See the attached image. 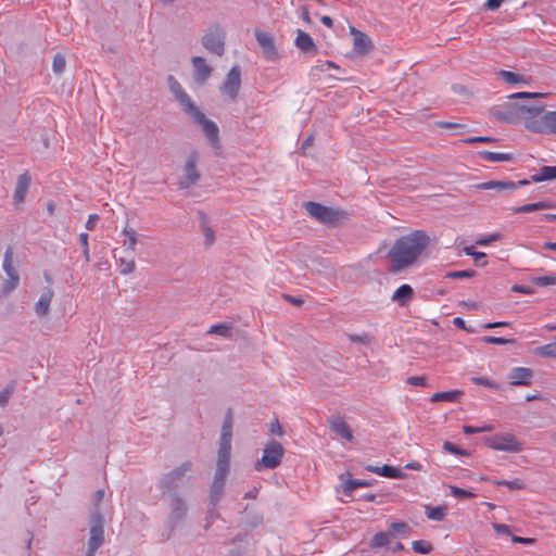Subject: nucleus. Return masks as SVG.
Instances as JSON below:
<instances>
[{"label": "nucleus", "mask_w": 556, "mask_h": 556, "mask_svg": "<svg viewBox=\"0 0 556 556\" xmlns=\"http://www.w3.org/2000/svg\"><path fill=\"white\" fill-rule=\"evenodd\" d=\"M430 243L429 236L422 230H415L395 241L389 252L393 270L399 271L413 265Z\"/></svg>", "instance_id": "f257e3e1"}, {"label": "nucleus", "mask_w": 556, "mask_h": 556, "mask_svg": "<svg viewBox=\"0 0 556 556\" xmlns=\"http://www.w3.org/2000/svg\"><path fill=\"white\" fill-rule=\"evenodd\" d=\"M168 84L170 91L182 105L184 111L189 114L195 123L202 126V129L208 140L213 144H216L218 142L219 132L217 125L213 121L206 118L204 113L199 110L188 93H186L181 85L173 76L168 77Z\"/></svg>", "instance_id": "f03ea898"}, {"label": "nucleus", "mask_w": 556, "mask_h": 556, "mask_svg": "<svg viewBox=\"0 0 556 556\" xmlns=\"http://www.w3.org/2000/svg\"><path fill=\"white\" fill-rule=\"evenodd\" d=\"M551 112L543 106L521 108L526 129L532 132L548 134Z\"/></svg>", "instance_id": "7ed1b4c3"}, {"label": "nucleus", "mask_w": 556, "mask_h": 556, "mask_svg": "<svg viewBox=\"0 0 556 556\" xmlns=\"http://www.w3.org/2000/svg\"><path fill=\"white\" fill-rule=\"evenodd\" d=\"M484 444L494 450L509 453H519L522 451V443L511 433H496L483 439Z\"/></svg>", "instance_id": "20e7f679"}, {"label": "nucleus", "mask_w": 556, "mask_h": 556, "mask_svg": "<svg viewBox=\"0 0 556 556\" xmlns=\"http://www.w3.org/2000/svg\"><path fill=\"white\" fill-rule=\"evenodd\" d=\"M283 447L279 442L275 440L269 441L264 447L261 460L254 466L255 470L261 471L263 468L274 469L278 467L283 457Z\"/></svg>", "instance_id": "39448f33"}, {"label": "nucleus", "mask_w": 556, "mask_h": 556, "mask_svg": "<svg viewBox=\"0 0 556 556\" xmlns=\"http://www.w3.org/2000/svg\"><path fill=\"white\" fill-rule=\"evenodd\" d=\"M241 89V70L239 66H233L226 78L224 79L222 86L219 87V92L222 97L229 102H235L239 96Z\"/></svg>", "instance_id": "423d86ee"}, {"label": "nucleus", "mask_w": 556, "mask_h": 556, "mask_svg": "<svg viewBox=\"0 0 556 556\" xmlns=\"http://www.w3.org/2000/svg\"><path fill=\"white\" fill-rule=\"evenodd\" d=\"M202 45L210 53L222 56L225 51V33L219 26L210 27L202 37Z\"/></svg>", "instance_id": "0eeeda50"}, {"label": "nucleus", "mask_w": 556, "mask_h": 556, "mask_svg": "<svg viewBox=\"0 0 556 556\" xmlns=\"http://www.w3.org/2000/svg\"><path fill=\"white\" fill-rule=\"evenodd\" d=\"M13 249L8 247L4 252L2 268L5 271L8 279L3 282L2 293H11L20 283V275L17 269L13 265Z\"/></svg>", "instance_id": "6e6552de"}, {"label": "nucleus", "mask_w": 556, "mask_h": 556, "mask_svg": "<svg viewBox=\"0 0 556 556\" xmlns=\"http://www.w3.org/2000/svg\"><path fill=\"white\" fill-rule=\"evenodd\" d=\"M306 211L309 213L311 216L316 218L320 223L325 224H333L337 222L340 217L344 216V213L341 211H336L333 208L324 206L319 203L315 202H307L305 204Z\"/></svg>", "instance_id": "1a4fd4ad"}, {"label": "nucleus", "mask_w": 556, "mask_h": 556, "mask_svg": "<svg viewBox=\"0 0 556 556\" xmlns=\"http://www.w3.org/2000/svg\"><path fill=\"white\" fill-rule=\"evenodd\" d=\"M198 160L199 154L197 152H192L188 156L184 168L185 174L181 181L179 182L180 188L187 189L197 184L200 179V174L197 169Z\"/></svg>", "instance_id": "9d476101"}, {"label": "nucleus", "mask_w": 556, "mask_h": 556, "mask_svg": "<svg viewBox=\"0 0 556 556\" xmlns=\"http://www.w3.org/2000/svg\"><path fill=\"white\" fill-rule=\"evenodd\" d=\"M228 468H229V459H223V458L217 459V469H216L214 482L212 485V494H211L213 501L218 500V496L224 486L226 476L228 473Z\"/></svg>", "instance_id": "9b49d317"}, {"label": "nucleus", "mask_w": 556, "mask_h": 556, "mask_svg": "<svg viewBox=\"0 0 556 556\" xmlns=\"http://www.w3.org/2000/svg\"><path fill=\"white\" fill-rule=\"evenodd\" d=\"M231 416L230 414L226 417L219 441L218 458L230 459L231 448Z\"/></svg>", "instance_id": "f8f14e48"}, {"label": "nucleus", "mask_w": 556, "mask_h": 556, "mask_svg": "<svg viewBox=\"0 0 556 556\" xmlns=\"http://www.w3.org/2000/svg\"><path fill=\"white\" fill-rule=\"evenodd\" d=\"M90 538L88 546L98 549L103 541V520L100 514H94L91 517Z\"/></svg>", "instance_id": "ddd939ff"}, {"label": "nucleus", "mask_w": 556, "mask_h": 556, "mask_svg": "<svg viewBox=\"0 0 556 556\" xmlns=\"http://www.w3.org/2000/svg\"><path fill=\"white\" fill-rule=\"evenodd\" d=\"M123 237L122 245L125 254L134 255L137 251V244L139 240V233L128 223L123 227L121 231Z\"/></svg>", "instance_id": "4468645a"}, {"label": "nucleus", "mask_w": 556, "mask_h": 556, "mask_svg": "<svg viewBox=\"0 0 556 556\" xmlns=\"http://www.w3.org/2000/svg\"><path fill=\"white\" fill-rule=\"evenodd\" d=\"M532 377L533 371L527 367H514L508 374L511 386H530Z\"/></svg>", "instance_id": "2eb2a0df"}, {"label": "nucleus", "mask_w": 556, "mask_h": 556, "mask_svg": "<svg viewBox=\"0 0 556 556\" xmlns=\"http://www.w3.org/2000/svg\"><path fill=\"white\" fill-rule=\"evenodd\" d=\"M30 182H31V178L27 172L23 173L22 175H20L17 177V181H16V186H15V190H14V194H13L14 204L16 206H20L25 201Z\"/></svg>", "instance_id": "dca6fc26"}, {"label": "nucleus", "mask_w": 556, "mask_h": 556, "mask_svg": "<svg viewBox=\"0 0 556 556\" xmlns=\"http://www.w3.org/2000/svg\"><path fill=\"white\" fill-rule=\"evenodd\" d=\"M294 45L303 53L315 55L318 52L317 46L314 42L311 35L301 29L296 30V38L294 40Z\"/></svg>", "instance_id": "f3484780"}, {"label": "nucleus", "mask_w": 556, "mask_h": 556, "mask_svg": "<svg viewBox=\"0 0 556 556\" xmlns=\"http://www.w3.org/2000/svg\"><path fill=\"white\" fill-rule=\"evenodd\" d=\"M350 33L352 34L354 39V51H356L359 54H366L371 50L372 42L365 33L356 29L355 27H351Z\"/></svg>", "instance_id": "a211bd4d"}, {"label": "nucleus", "mask_w": 556, "mask_h": 556, "mask_svg": "<svg viewBox=\"0 0 556 556\" xmlns=\"http://www.w3.org/2000/svg\"><path fill=\"white\" fill-rule=\"evenodd\" d=\"M191 62L194 68V79L199 84H204L212 74V67L202 56H193Z\"/></svg>", "instance_id": "6ab92c4d"}, {"label": "nucleus", "mask_w": 556, "mask_h": 556, "mask_svg": "<svg viewBox=\"0 0 556 556\" xmlns=\"http://www.w3.org/2000/svg\"><path fill=\"white\" fill-rule=\"evenodd\" d=\"M553 179H556V166H543L540 168V170L532 175L530 180H527V179H523V180H519L517 181V188L519 186H527L529 185L531 181L532 182H542V181H546V180H553Z\"/></svg>", "instance_id": "aec40b11"}, {"label": "nucleus", "mask_w": 556, "mask_h": 556, "mask_svg": "<svg viewBox=\"0 0 556 556\" xmlns=\"http://www.w3.org/2000/svg\"><path fill=\"white\" fill-rule=\"evenodd\" d=\"M330 428L333 432H336L341 439L345 441L353 440V432L348 425V422L340 416L331 418L329 420Z\"/></svg>", "instance_id": "412c9836"}, {"label": "nucleus", "mask_w": 556, "mask_h": 556, "mask_svg": "<svg viewBox=\"0 0 556 556\" xmlns=\"http://www.w3.org/2000/svg\"><path fill=\"white\" fill-rule=\"evenodd\" d=\"M255 37H256V40H257L258 45L263 49L264 53L268 58H271V56L276 55V48H275V43H274V38H273V36L270 34H268L266 31H263V30H260V29H256Z\"/></svg>", "instance_id": "4be33fe9"}, {"label": "nucleus", "mask_w": 556, "mask_h": 556, "mask_svg": "<svg viewBox=\"0 0 556 556\" xmlns=\"http://www.w3.org/2000/svg\"><path fill=\"white\" fill-rule=\"evenodd\" d=\"M366 469L369 472L379 475L381 477H387V478H392V479H403L404 478V473L400 468L392 467L389 465H383L381 467L368 465L366 467Z\"/></svg>", "instance_id": "5701e85b"}, {"label": "nucleus", "mask_w": 556, "mask_h": 556, "mask_svg": "<svg viewBox=\"0 0 556 556\" xmlns=\"http://www.w3.org/2000/svg\"><path fill=\"white\" fill-rule=\"evenodd\" d=\"M477 190H497V191H506V190H516L517 184L514 181H500V180H490L485 182H480L475 186Z\"/></svg>", "instance_id": "b1692460"}, {"label": "nucleus", "mask_w": 556, "mask_h": 556, "mask_svg": "<svg viewBox=\"0 0 556 556\" xmlns=\"http://www.w3.org/2000/svg\"><path fill=\"white\" fill-rule=\"evenodd\" d=\"M54 292L52 289H47L39 298L35 305L36 314L40 317H45L50 309V304L53 299Z\"/></svg>", "instance_id": "393cba45"}, {"label": "nucleus", "mask_w": 556, "mask_h": 556, "mask_svg": "<svg viewBox=\"0 0 556 556\" xmlns=\"http://www.w3.org/2000/svg\"><path fill=\"white\" fill-rule=\"evenodd\" d=\"M414 290L409 285L400 286L392 295V301L397 303L400 306H405L413 298Z\"/></svg>", "instance_id": "a878e982"}, {"label": "nucleus", "mask_w": 556, "mask_h": 556, "mask_svg": "<svg viewBox=\"0 0 556 556\" xmlns=\"http://www.w3.org/2000/svg\"><path fill=\"white\" fill-rule=\"evenodd\" d=\"M191 469V463L186 462L181 464L179 467L172 470L164 480V483L167 485L173 484L175 481L181 479L188 471Z\"/></svg>", "instance_id": "bb28decb"}, {"label": "nucleus", "mask_w": 556, "mask_h": 556, "mask_svg": "<svg viewBox=\"0 0 556 556\" xmlns=\"http://www.w3.org/2000/svg\"><path fill=\"white\" fill-rule=\"evenodd\" d=\"M462 394H463V392L459 391V390H453V391H446V392H437V393L432 394L431 401L432 402L444 401V402L454 403V402H458L459 401Z\"/></svg>", "instance_id": "cd10ccee"}, {"label": "nucleus", "mask_w": 556, "mask_h": 556, "mask_svg": "<svg viewBox=\"0 0 556 556\" xmlns=\"http://www.w3.org/2000/svg\"><path fill=\"white\" fill-rule=\"evenodd\" d=\"M117 263H118V267H119V273L122 275H129V274L134 273V270L136 268L134 255H130V254H126V256L119 257L117 260Z\"/></svg>", "instance_id": "c85d7f7f"}, {"label": "nucleus", "mask_w": 556, "mask_h": 556, "mask_svg": "<svg viewBox=\"0 0 556 556\" xmlns=\"http://www.w3.org/2000/svg\"><path fill=\"white\" fill-rule=\"evenodd\" d=\"M480 159L488 162H507L511 160V154L509 153H500V152H491V151H480Z\"/></svg>", "instance_id": "c756f323"}, {"label": "nucleus", "mask_w": 556, "mask_h": 556, "mask_svg": "<svg viewBox=\"0 0 556 556\" xmlns=\"http://www.w3.org/2000/svg\"><path fill=\"white\" fill-rule=\"evenodd\" d=\"M553 207H554V205L551 202L541 201V202L529 203V204L519 206L515 210V212L516 213H529V212H534V211L548 210V208H553Z\"/></svg>", "instance_id": "7c9ffc66"}, {"label": "nucleus", "mask_w": 556, "mask_h": 556, "mask_svg": "<svg viewBox=\"0 0 556 556\" xmlns=\"http://www.w3.org/2000/svg\"><path fill=\"white\" fill-rule=\"evenodd\" d=\"M391 543V533L389 532H378L376 533L370 542V547L372 549L387 547Z\"/></svg>", "instance_id": "2f4dec72"}, {"label": "nucleus", "mask_w": 556, "mask_h": 556, "mask_svg": "<svg viewBox=\"0 0 556 556\" xmlns=\"http://www.w3.org/2000/svg\"><path fill=\"white\" fill-rule=\"evenodd\" d=\"M497 75L509 85H520L527 83L523 76L510 71L502 70L497 73Z\"/></svg>", "instance_id": "473e14b6"}, {"label": "nucleus", "mask_w": 556, "mask_h": 556, "mask_svg": "<svg viewBox=\"0 0 556 556\" xmlns=\"http://www.w3.org/2000/svg\"><path fill=\"white\" fill-rule=\"evenodd\" d=\"M425 513L428 519L441 521L445 518L447 510L445 506H426Z\"/></svg>", "instance_id": "72a5a7b5"}, {"label": "nucleus", "mask_w": 556, "mask_h": 556, "mask_svg": "<svg viewBox=\"0 0 556 556\" xmlns=\"http://www.w3.org/2000/svg\"><path fill=\"white\" fill-rule=\"evenodd\" d=\"M412 548L418 554H430L433 551L432 544L425 540L414 541L412 543Z\"/></svg>", "instance_id": "f704fd0d"}, {"label": "nucleus", "mask_w": 556, "mask_h": 556, "mask_svg": "<svg viewBox=\"0 0 556 556\" xmlns=\"http://www.w3.org/2000/svg\"><path fill=\"white\" fill-rule=\"evenodd\" d=\"M532 282L540 287L556 286V275L551 274V275L534 277L532 279Z\"/></svg>", "instance_id": "c9c22d12"}, {"label": "nucleus", "mask_w": 556, "mask_h": 556, "mask_svg": "<svg viewBox=\"0 0 556 556\" xmlns=\"http://www.w3.org/2000/svg\"><path fill=\"white\" fill-rule=\"evenodd\" d=\"M494 484L504 485L510 490H522L525 489V483L520 479L515 480H494Z\"/></svg>", "instance_id": "e433bc0d"}, {"label": "nucleus", "mask_w": 556, "mask_h": 556, "mask_svg": "<svg viewBox=\"0 0 556 556\" xmlns=\"http://www.w3.org/2000/svg\"><path fill=\"white\" fill-rule=\"evenodd\" d=\"M212 334H218L222 337H229L230 336V326L227 324H216L211 326V328L207 331Z\"/></svg>", "instance_id": "4c0bfd02"}, {"label": "nucleus", "mask_w": 556, "mask_h": 556, "mask_svg": "<svg viewBox=\"0 0 556 556\" xmlns=\"http://www.w3.org/2000/svg\"><path fill=\"white\" fill-rule=\"evenodd\" d=\"M451 494L457 498H472L476 494L469 490L460 489L455 485H450Z\"/></svg>", "instance_id": "58836bf2"}, {"label": "nucleus", "mask_w": 556, "mask_h": 556, "mask_svg": "<svg viewBox=\"0 0 556 556\" xmlns=\"http://www.w3.org/2000/svg\"><path fill=\"white\" fill-rule=\"evenodd\" d=\"M349 340L354 343H361L364 345H368L372 342V337L369 336L366 332H363L361 334H349Z\"/></svg>", "instance_id": "ea45409f"}, {"label": "nucleus", "mask_w": 556, "mask_h": 556, "mask_svg": "<svg viewBox=\"0 0 556 556\" xmlns=\"http://www.w3.org/2000/svg\"><path fill=\"white\" fill-rule=\"evenodd\" d=\"M173 511L177 517H182L187 510L185 502L180 497H175L172 503Z\"/></svg>", "instance_id": "a19ab883"}, {"label": "nucleus", "mask_w": 556, "mask_h": 556, "mask_svg": "<svg viewBox=\"0 0 556 556\" xmlns=\"http://www.w3.org/2000/svg\"><path fill=\"white\" fill-rule=\"evenodd\" d=\"M66 61L64 55L58 53L53 58L52 68L56 74H61L65 70Z\"/></svg>", "instance_id": "79ce46f5"}, {"label": "nucleus", "mask_w": 556, "mask_h": 556, "mask_svg": "<svg viewBox=\"0 0 556 556\" xmlns=\"http://www.w3.org/2000/svg\"><path fill=\"white\" fill-rule=\"evenodd\" d=\"M366 482L361 480H349L345 483H343V491L345 495H351L353 491L359 486H365Z\"/></svg>", "instance_id": "37998d69"}, {"label": "nucleus", "mask_w": 556, "mask_h": 556, "mask_svg": "<svg viewBox=\"0 0 556 556\" xmlns=\"http://www.w3.org/2000/svg\"><path fill=\"white\" fill-rule=\"evenodd\" d=\"M443 450L454 455L468 456L467 451L459 448L458 446L448 441L444 442Z\"/></svg>", "instance_id": "c03bdc74"}, {"label": "nucleus", "mask_w": 556, "mask_h": 556, "mask_svg": "<svg viewBox=\"0 0 556 556\" xmlns=\"http://www.w3.org/2000/svg\"><path fill=\"white\" fill-rule=\"evenodd\" d=\"M471 381L476 384H480L485 388H490V389H494V390L498 389V386L494 381H492L488 378H484V377H472Z\"/></svg>", "instance_id": "a18cd8bd"}, {"label": "nucleus", "mask_w": 556, "mask_h": 556, "mask_svg": "<svg viewBox=\"0 0 556 556\" xmlns=\"http://www.w3.org/2000/svg\"><path fill=\"white\" fill-rule=\"evenodd\" d=\"M482 341L484 343L496 344V345H505V344L513 342V340H509V339H505V338H501V337H491V336L484 337L482 339Z\"/></svg>", "instance_id": "49530a36"}, {"label": "nucleus", "mask_w": 556, "mask_h": 556, "mask_svg": "<svg viewBox=\"0 0 556 556\" xmlns=\"http://www.w3.org/2000/svg\"><path fill=\"white\" fill-rule=\"evenodd\" d=\"M492 430H493L492 426H484V427L464 426L463 427V431L466 434H473V433L486 432V431H492Z\"/></svg>", "instance_id": "de8ad7c7"}, {"label": "nucleus", "mask_w": 556, "mask_h": 556, "mask_svg": "<svg viewBox=\"0 0 556 556\" xmlns=\"http://www.w3.org/2000/svg\"><path fill=\"white\" fill-rule=\"evenodd\" d=\"M475 275L473 270H457V271H450L446 274L447 278H470Z\"/></svg>", "instance_id": "09e8293b"}, {"label": "nucleus", "mask_w": 556, "mask_h": 556, "mask_svg": "<svg viewBox=\"0 0 556 556\" xmlns=\"http://www.w3.org/2000/svg\"><path fill=\"white\" fill-rule=\"evenodd\" d=\"M496 139L493 138V137H470V138H467L464 140L465 143H468V144H471V143H477V142H480V143H490V142H495Z\"/></svg>", "instance_id": "8fccbe9b"}, {"label": "nucleus", "mask_w": 556, "mask_h": 556, "mask_svg": "<svg viewBox=\"0 0 556 556\" xmlns=\"http://www.w3.org/2000/svg\"><path fill=\"white\" fill-rule=\"evenodd\" d=\"M390 529L395 533H405L408 531V526L403 521H396L390 525Z\"/></svg>", "instance_id": "3c124183"}, {"label": "nucleus", "mask_w": 556, "mask_h": 556, "mask_svg": "<svg viewBox=\"0 0 556 556\" xmlns=\"http://www.w3.org/2000/svg\"><path fill=\"white\" fill-rule=\"evenodd\" d=\"M410 386L426 387L427 379L424 376H412L407 379Z\"/></svg>", "instance_id": "603ef678"}, {"label": "nucleus", "mask_w": 556, "mask_h": 556, "mask_svg": "<svg viewBox=\"0 0 556 556\" xmlns=\"http://www.w3.org/2000/svg\"><path fill=\"white\" fill-rule=\"evenodd\" d=\"M500 238H501L500 233H493V235H490L489 237H482V238L478 239L477 244L488 245L493 241H497Z\"/></svg>", "instance_id": "864d4df0"}, {"label": "nucleus", "mask_w": 556, "mask_h": 556, "mask_svg": "<svg viewBox=\"0 0 556 556\" xmlns=\"http://www.w3.org/2000/svg\"><path fill=\"white\" fill-rule=\"evenodd\" d=\"M203 233H204V238H205V244L206 245H212L215 241V233L214 231L210 228V227H204L203 228Z\"/></svg>", "instance_id": "5fc2aeb1"}, {"label": "nucleus", "mask_w": 556, "mask_h": 556, "mask_svg": "<svg viewBox=\"0 0 556 556\" xmlns=\"http://www.w3.org/2000/svg\"><path fill=\"white\" fill-rule=\"evenodd\" d=\"M492 528L497 534H509L510 528L504 523H492Z\"/></svg>", "instance_id": "6e6d98bb"}, {"label": "nucleus", "mask_w": 556, "mask_h": 556, "mask_svg": "<svg viewBox=\"0 0 556 556\" xmlns=\"http://www.w3.org/2000/svg\"><path fill=\"white\" fill-rule=\"evenodd\" d=\"M99 220V215L98 214H90L87 222H86V225L85 227L88 229V230H93L97 226V223Z\"/></svg>", "instance_id": "4d7b16f0"}, {"label": "nucleus", "mask_w": 556, "mask_h": 556, "mask_svg": "<svg viewBox=\"0 0 556 556\" xmlns=\"http://www.w3.org/2000/svg\"><path fill=\"white\" fill-rule=\"evenodd\" d=\"M12 394V389H4L0 392V406H5Z\"/></svg>", "instance_id": "13d9d810"}, {"label": "nucleus", "mask_w": 556, "mask_h": 556, "mask_svg": "<svg viewBox=\"0 0 556 556\" xmlns=\"http://www.w3.org/2000/svg\"><path fill=\"white\" fill-rule=\"evenodd\" d=\"M511 541L514 543L525 544V545H532L535 543V540L532 538H522V536H513Z\"/></svg>", "instance_id": "bf43d9fd"}, {"label": "nucleus", "mask_w": 556, "mask_h": 556, "mask_svg": "<svg viewBox=\"0 0 556 556\" xmlns=\"http://www.w3.org/2000/svg\"><path fill=\"white\" fill-rule=\"evenodd\" d=\"M329 68L338 70V68H339V66H338L334 62H332V61H326L324 64H321V65H319V66H315V67H313V71H315V70H319V71H321V72H325V71H327V70H329Z\"/></svg>", "instance_id": "052dcab7"}, {"label": "nucleus", "mask_w": 556, "mask_h": 556, "mask_svg": "<svg viewBox=\"0 0 556 556\" xmlns=\"http://www.w3.org/2000/svg\"><path fill=\"white\" fill-rule=\"evenodd\" d=\"M535 97H542V93L517 92V93L511 94L509 98L515 99V98H535Z\"/></svg>", "instance_id": "680f3d73"}, {"label": "nucleus", "mask_w": 556, "mask_h": 556, "mask_svg": "<svg viewBox=\"0 0 556 556\" xmlns=\"http://www.w3.org/2000/svg\"><path fill=\"white\" fill-rule=\"evenodd\" d=\"M548 134L556 135V111L551 112Z\"/></svg>", "instance_id": "e2e57ef3"}, {"label": "nucleus", "mask_w": 556, "mask_h": 556, "mask_svg": "<svg viewBox=\"0 0 556 556\" xmlns=\"http://www.w3.org/2000/svg\"><path fill=\"white\" fill-rule=\"evenodd\" d=\"M502 2L503 0H486L485 7L491 11H495L501 7Z\"/></svg>", "instance_id": "0e129e2a"}, {"label": "nucleus", "mask_w": 556, "mask_h": 556, "mask_svg": "<svg viewBox=\"0 0 556 556\" xmlns=\"http://www.w3.org/2000/svg\"><path fill=\"white\" fill-rule=\"evenodd\" d=\"M405 469L420 471L422 469V466L418 462H410L405 465Z\"/></svg>", "instance_id": "69168bd1"}, {"label": "nucleus", "mask_w": 556, "mask_h": 556, "mask_svg": "<svg viewBox=\"0 0 556 556\" xmlns=\"http://www.w3.org/2000/svg\"><path fill=\"white\" fill-rule=\"evenodd\" d=\"M88 238H89V236H88V233H87V232H81V233L79 235V242H80V244H81V247H83V250H84V249H88V248H89V244H88Z\"/></svg>", "instance_id": "338daca9"}, {"label": "nucleus", "mask_w": 556, "mask_h": 556, "mask_svg": "<svg viewBox=\"0 0 556 556\" xmlns=\"http://www.w3.org/2000/svg\"><path fill=\"white\" fill-rule=\"evenodd\" d=\"M453 324H454L456 327L460 328V329H464V330L470 331L469 329H467V328H466V326H465V320H464V319H462L460 317H455V318L453 319Z\"/></svg>", "instance_id": "774afa93"}]
</instances>
